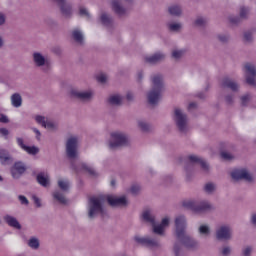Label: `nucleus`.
I'll return each mask as SVG.
<instances>
[{
    "label": "nucleus",
    "mask_w": 256,
    "mask_h": 256,
    "mask_svg": "<svg viewBox=\"0 0 256 256\" xmlns=\"http://www.w3.org/2000/svg\"><path fill=\"white\" fill-rule=\"evenodd\" d=\"M252 223L253 225H256V214L252 215Z\"/></svg>",
    "instance_id": "59"
},
{
    "label": "nucleus",
    "mask_w": 256,
    "mask_h": 256,
    "mask_svg": "<svg viewBox=\"0 0 256 256\" xmlns=\"http://www.w3.org/2000/svg\"><path fill=\"white\" fill-rule=\"evenodd\" d=\"M175 227V235L179 243H182V245H184L188 249H195V247L199 245V243L195 239L187 235V220L184 216H178L175 219Z\"/></svg>",
    "instance_id": "1"
},
{
    "label": "nucleus",
    "mask_w": 256,
    "mask_h": 256,
    "mask_svg": "<svg viewBox=\"0 0 256 256\" xmlns=\"http://www.w3.org/2000/svg\"><path fill=\"white\" fill-rule=\"evenodd\" d=\"M70 186H71V184L69 183V180H67L65 178H60L58 180V187H59V189H61V191H69Z\"/></svg>",
    "instance_id": "28"
},
{
    "label": "nucleus",
    "mask_w": 256,
    "mask_h": 256,
    "mask_svg": "<svg viewBox=\"0 0 256 256\" xmlns=\"http://www.w3.org/2000/svg\"><path fill=\"white\" fill-rule=\"evenodd\" d=\"M111 185H112V186L115 185V180H112V181H111Z\"/></svg>",
    "instance_id": "63"
},
{
    "label": "nucleus",
    "mask_w": 256,
    "mask_h": 256,
    "mask_svg": "<svg viewBox=\"0 0 256 256\" xmlns=\"http://www.w3.org/2000/svg\"><path fill=\"white\" fill-rule=\"evenodd\" d=\"M79 13H80V15H82L84 17H90L89 11L86 10V8L81 7L80 10H79Z\"/></svg>",
    "instance_id": "46"
},
{
    "label": "nucleus",
    "mask_w": 256,
    "mask_h": 256,
    "mask_svg": "<svg viewBox=\"0 0 256 256\" xmlns=\"http://www.w3.org/2000/svg\"><path fill=\"white\" fill-rule=\"evenodd\" d=\"M60 7V11L64 17L71 15V5L67 3V0H54Z\"/></svg>",
    "instance_id": "17"
},
{
    "label": "nucleus",
    "mask_w": 256,
    "mask_h": 256,
    "mask_svg": "<svg viewBox=\"0 0 256 256\" xmlns=\"http://www.w3.org/2000/svg\"><path fill=\"white\" fill-rule=\"evenodd\" d=\"M106 199L111 207H125L127 205V198L125 196L108 195Z\"/></svg>",
    "instance_id": "12"
},
{
    "label": "nucleus",
    "mask_w": 256,
    "mask_h": 256,
    "mask_svg": "<svg viewBox=\"0 0 256 256\" xmlns=\"http://www.w3.org/2000/svg\"><path fill=\"white\" fill-rule=\"evenodd\" d=\"M222 87H227L228 89H231V91H237V89H239V85L229 78L223 80Z\"/></svg>",
    "instance_id": "24"
},
{
    "label": "nucleus",
    "mask_w": 256,
    "mask_h": 256,
    "mask_svg": "<svg viewBox=\"0 0 256 256\" xmlns=\"http://www.w3.org/2000/svg\"><path fill=\"white\" fill-rule=\"evenodd\" d=\"M231 177L234 181H240V179H244V181H253V176L245 169H235L231 172Z\"/></svg>",
    "instance_id": "10"
},
{
    "label": "nucleus",
    "mask_w": 256,
    "mask_h": 256,
    "mask_svg": "<svg viewBox=\"0 0 256 256\" xmlns=\"http://www.w3.org/2000/svg\"><path fill=\"white\" fill-rule=\"evenodd\" d=\"M131 0H113L112 9L116 15H125L127 8L123 7V3H129Z\"/></svg>",
    "instance_id": "14"
},
{
    "label": "nucleus",
    "mask_w": 256,
    "mask_h": 256,
    "mask_svg": "<svg viewBox=\"0 0 256 256\" xmlns=\"http://www.w3.org/2000/svg\"><path fill=\"white\" fill-rule=\"evenodd\" d=\"M247 15H249V8H245V7L240 8V17L242 19H245Z\"/></svg>",
    "instance_id": "40"
},
{
    "label": "nucleus",
    "mask_w": 256,
    "mask_h": 256,
    "mask_svg": "<svg viewBox=\"0 0 256 256\" xmlns=\"http://www.w3.org/2000/svg\"><path fill=\"white\" fill-rule=\"evenodd\" d=\"M244 256H250L251 255V247H246L243 251Z\"/></svg>",
    "instance_id": "54"
},
{
    "label": "nucleus",
    "mask_w": 256,
    "mask_h": 256,
    "mask_svg": "<svg viewBox=\"0 0 256 256\" xmlns=\"http://www.w3.org/2000/svg\"><path fill=\"white\" fill-rule=\"evenodd\" d=\"M123 102V97L121 95L115 94L109 97V103L111 105H121Z\"/></svg>",
    "instance_id": "29"
},
{
    "label": "nucleus",
    "mask_w": 256,
    "mask_h": 256,
    "mask_svg": "<svg viewBox=\"0 0 256 256\" xmlns=\"http://www.w3.org/2000/svg\"><path fill=\"white\" fill-rule=\"evenodd\" d=\"M219 41H221L222 43H225L229 40V36H227L226 34H221L218 36Z\"/></svg>",
    "instance_id": "47"
},
{
    "label": "nucleus",
    "mask_w": 256,
    "mask_h": 256,
    "mask_svg": "<svg viewBox=\"0 0 256 256\" xmlns=\"http://www.w3.org/2000/svg\"><path fill=\"white\" fill-rule=\"evenodd\" d=\"M249 99H250L249 95L242 96V98H241L242 105H247V103H249Z\"/></svg>",
    "instance_id": "52"
},
{
    "label": "nucleus",
    "mask_w": 256,
    "mask_h": 256,
    "mask_svg": "<svg viewBox=\"0 0 256 256\" xmlns=\"http://www.w3.org/2000/svg\"><path fill=\"white\" fill-rule=\"evenodd\" d=\"M129 143V137L123 132H113L110 137L109 147L110 149H117V147H123Z\"/></svg>",
    "instance_id": "6"
},
{
    "label": "nucleus",
    "mask_w": 256,
    "mask_h": 256,
    "mask_svg": "<svg viewBox=\"0 0 256 256\" xmlns=\"http://www.w3.org/2000/svg\"><path fill=\"white\" fill-rule=\"evenodd\" d=\"M163 59H165V54L161 52H157L151 56L145 57L146 63H150V64L159 63V61H163Z\"/></svg>",
    "instance_id": "22"
},
{
    "label": "nucleus",
    "mask_w": 256,
    "mask_h": 256,
    "mask_svg": "<svg viewBox=\"0 0 256 256\" xmlns=\"http://www.w3.org/2000/svg\"><path fill=\"white\" fill-rule=\"evenodd\" d=\"M33 131L36 134V139L39 141L41 139V132L37 128H34Z\"/></svg>",
    "instance_id": "55"
},
{
    "label": "nucleus",
    "mask_w": 256,
    "mask_h": 256,
    "mask_svg": "<svg viewBox=\"0 0 256 256\" xmlns=\"http://www.w3.org/2000/svg\"><path fill=\"white\" fill-rule=\"evenodd\" d=\"M98 83H105L107 81V75L100 73L96 76Z\"/></svg>",
    "instance_id": "39"
},
{
    "label": "nucleus",
    "mask_w": 256,
    "mask_h": 256,
    "mask_svg": "<svg viewBox=\"0 0 256 256\" xmlns=\"http://www.w3.org/2000/svg\"><path fill=\"white\" fill-rule=\"evenodd\" d=\"M80 171H85V173H89V175H97L95 169L86 163L80 164Z\"/></svg>",
    "instance_id": "30"
},
{
    "label": "nucleus",
    "mask_w": 256,
    "mask_h": 256,
    "mask_svg": "<svg viewBox=\"0 0 256 256\" xmlns=\"http://www.w3.org/2000/svg\"><path fill=\"white\" fill-rule=\"evenodd\" d=\"M244 39H245L246 41H251V39H252L251 33H245Z\"/></svg>",
    "instance_id": "58"
},
{
    "label": "nucleus",
    "mask_w": 256,
    "mask_h": 256,
    "mask_svg": "<svg viewBox=\"0 0 256 256\" xmlns=\"http://www.w3.org/2000/svg\"><path fill=\"white\" fill-rule=\"evenodd\" d=\"M195 25H197L198 27H201L202 25H205V18H198L195 21Z\"/></svg>",
    "instance_id": "50"
},
{
    "label": "nucleus",
    "mask_w": 256,
    "mask_h": 256,
    "mask_svg": "<svg viewBox=\"0 0 256 256\" xmlns=\"http://www.w3.org/2000/svg\"><path fill=\"white\" fill-rule=\"evenodd\" d=\"M198 231H199V234L203 235L204 237H207L211 233V229L209 228L208 225H205V224L201 225Z\"/></svg>",
    "instance_id": "33"
},
{
    "label": "nucleus",
    "mask_w": 256,
    "mask_h": 256,
    "mask_svg": "<svg viewBox=\"0 0 256 256\" xmlns=\"http://www.w3.org/2000/svg\"><path fill=\"white\" fill-rule=\"evenodd\" d=\"M39 245H40L39 239H37L36 237H32L28 240V246L31 249H39Z\"/></svg>",
    "instance_id": "32"
},
{
    "label": "nucleus",
    "mask_w": 256,
    "mask_h": 256,
    "mask_svg": "<svg viewBox=\"0 0 256 256\" xmlns=\"http://www.w3.org/2000/svg\"><path fill=\"white\" fill-rule=\"evenodd\" d=\"M35 121L44 127V129H57V124L53 120L45 118V116H35Z\"/></svg>",
    "instance_id": "15"
},
{
    "label": "nucleus",
    "mask_w": 256,
    "mask_h": 256,
    "mask_svg": "<svg viewBox=\"0 0 256 256\" xmlns=\"http://www.w3.org/2000/svg\"><path fill=\"white\" fill-rule=\"evenodd\" d=\"M172 57L174 59H180V57H183V51L182 50H174L172 52Z\"/></svg>",
    "instance_id": "42"
},
{
    "label": "nucleus",
    "mask_w": 256,
    "mask_h": 256,
    "mask_svg": "<svg viewBox=\"0 0 256 256\" xmlns=\"http://www.w3.org/2000/svg\"><path fill=\"white\" fill-rule=\"evenodd\" d=\"M72 35L77 43H83V32L76 29L72 32Z\"/></svg>",
    "instance_id": "34"
},
{
    "label": "nucleus",
    "mask_w": 256,
    "mask_h": 256,
    "mask_svg": "<svg viewBox=\"0 0 256 256\" xmlns=\"http://www.w3.org/2000/svg\"><path fill=\"white\" fill-rule=\"evenodd\" d=\"M27 168H25V164L21 162H16L11 169L12 177L14 179H19L23 173H25Z\"/></svg>",
    "instance_id": "16"
},
{
    "label": "nucleus",
    "mask_w": 256,
    "mask_h": 256,
    "mask_svg": "<svg viewBox=\"0 0 256 256\" xmlns=\"http://www.w3.org/2000/svg\"><path fill=\"white\" fill-rule=\"evenodd\" d=\"M11 104L12 107L19 108L21 105H23V98L21 97V94L15 93L11 96Z\"/></svg>",
    "instance_id": "25"
},
{
    "label": "nucleus",
    "mask_w": 256,
    "mask_h": 256,
    "mask_svg": "<svg viewBox=\"0 0 256 256\" xmlns=\"http://www.w3.org/2000/svg\"><path fill=\"white\" fill-rule=\"evenodd\" d=\"M134 241L145 247H159V240L157 238L135 236Z\"/></svg>",
    "instance_id": "11"
},
{
    "label": "nucleus",
    "mask_w": 256,
    "mask_h": 256,
    "mask_svg": "<svg viewBox=\"0 0 256 256\" xmlns=\"http://www.w3.org/2000/svg\"><path fill=\"white\" fill-rule=\"evenodd\" d=\"M0 47H3V38L0 36Z\"/></svg>",
    "instance_id": "61"
},
{
    "label": "nucleus",
    "mask_w": 256,
    "mask_h": 256,
    "mask_svg": "<svg viewBox=\"0 0 256 256\" xmlns=\"http://www.w3.org/2000/svg\"><path fill=\"white\" fill-rule=\"evenodd\" d=\"M138 191H141V186H139V184H135L131 187L130 189V192L133 194V195H137V192Z\"/></svg>",
    "instance_id": "44"
},
{
    "label": "nucleus",
    "mask_w": 256,
    "mask_h": 256,
    "mask_svg": "<svg viewBox=\"0 0 256 256\" xmlns=\"http://www.w3.org/2000/svg\"><path fill=\"white\" fill-rule=\"evenodd\" d=\"M204 190L206 191V193H213V191H215V184L207 183L204 187Z\"/></svg>",
    "instance_id": "37"
},
{
    "label": "nucleus",
    "mask_w": 256,
    "mask_h": 256,
    "mask_svg": "<svg viewBox=\"0 0 256 256\" xmlns=\"http://www.w3.org/2000/svg\"><path fill=\"white\" fill-rule=\"evenodd\" d=\"M231 254V248L230 247H224L222 249V255L229 256Z\"/></svg>",
    "instance_id": "49"
},
{
    "label": "nucleus",
    "mask_w": 256,
    "mask_h": 256,
    "mask_svg": "<svg viewBox=\"0 0 256 256\" xmlns=\"http://www.w3.org/2000/svg\"><path fill=\"white\" fill-rule=\"evenodd\" d=\"M191 107H195V103H191V104L189 105V109H191Z\"/></svg>",
    "instance_id": "62"
},
{
    "label": "nucleus",
    "mask_w": 256,
    "mask_h": 256,
    "mask_svg": "<svg viewBox=\"0 0 256 256\" xmlns=\"http://www.w3.org/2000/svg\"><path fill=\"white\" fill-rule=\"evenodd\" d=\"M233 235V230L229 225H222L216 230V237L220 241H229Z\"/></svg>",
    "instance_id": "9"
},
{
    "label": "nucleus",
    "mask_w": 256,
    "mask_h": 256,
    "mask_svg": "<svg viewBox=\"0 0 256 256\" xmlns=\"http://www.w3.org/2000/svg\"><path fill=\"white\" fill-rule=\"evenodd\" d=\"M33 61L36 67H43L47 63V59L45 58V56H43V54L39 52L33 53Z\"/></svg>",
    "instance_id": "21"
},
{
    "label": "nucleus",
    "mask_w": 256,
    "mask_h": 256,
    "mask_svg": "<svg viewBox=\"0 0 256 256\" xmlns=\"http://www.w3.org/2000/svg\"><path fill=\"white\" fill-rule=\"evenodd\" d=\"M127 99H128V101H131V99H133V94L132 93H128L127 94Z\"/></svg>",
    "instance_id": "60"
},
{
    "label": "nucleus",
    "mask_w": 256,
    "mask_h": 256,
    "mask_svg": "<svg viewBox=\"0 0 256 256\" xmlns=\"http://www.w3.org/2000/svg\"><path fill=\"white\" fill-rule=\"evenodd\" d=\"M52 197L53 199H56V201L60 202L62 205H66L67 203V199L60 192H53Z\"/></svg>",
    "instance_id": "31"
},
{
    "label": "nucleus",
    "mask_w": 256,
    "mask_h": 256,
    "mask_svg": "<svg viewBox=\"0 0 256 256\" xmlns=\"http://www.w3.org/2000/svg\"><path fill=\"white\" fill-rule=\"evenodd\" d=\"M0 133L1 135L7 136L9 135V130H7V128H1Z\"/></svg>",
    "instance_id": "56"
},
{
    "label": "nucleus",
    "mask_w": 256,
    "mask_h": 256,
    "mask_svg": "<svg viewBox=\"0 0 256 256\" xmlns=\"http://www.w3.org/2000/svg\"><path fill=\"white\" fill-rule=\"evenodd\" d=\"M161 93H163V76L156 74L152 77V89L147 95L150 105H157L159 103Z\"/></svg>",
    "instance_id": "2"
},
{
    "label": "nucleus",
    "mask_w": 256,
    "mask_h": 256,
    "mask_svg": "<svg viewBox=\"0 0 256 256\" xmlns=\"http://www.w3.org/2000/svg\"><path fill=\"white\" fill-rule=\"evenodd\" d=\"M183 207L190 209L194 213H205L211 209V204L207 201L198 202L195 200H185L183 202Z\"/></svg>",
    "instance_id": "5"
},
{
    "label": "nucleus",
    "mask_w": 256,
    "mask_h": 256,
    "mask_svg": "<svg viewBox=\"0 0 256 256\" xmlns=\"http://www.w3.org/2000/svg\"><path fill=\"white\" fill-rule=\"evenodd\" d=\"M221 157L222 159H225V161H231V159H233V155L229 152H222Z\"/></svg>",
    "instance_id": "43"
},
{
    "label": "nucleus",
    "mask_w": 256,
    "mask_h": 256,
    "mask_svg": "<svg viewBox=\"0 0 256 256\" xmlns=\"http://www.w3.org/2000/svg\"><path fill=\"white\" fill-rule=\"evenodd\" d=\"M141 77H142V76H141V73H139V74H138V79H141Z\"/></svg>",
    "instance_id": "64"
},
{
    "label": "nucleus",
    "mask_w": 256,
    "mask_h": 256,
    "mask_svg": "<svg viewBox=\"0 0 256 256\" xmlns=\"http://www.w3.org/2000/svg\"><path fill=\"white\" fill-rule=\"evenodd\" d=\"M188 161L190 165H200V167H202V169H204L205 171L209 169V165H207V162H205V160L199 158L198 156L190 155L188 157Z\"/></svg>",
    "instance_id": "18"
},
{
    "label": "nucleus",
    "mask_w": 256,
    "mask_h": 256,
    "mask_svg": "<svg viewBox=\"0 0 256 256\" xmlns=\"http://www.w3.org/2000/svg\"><path fill=\"white\" fill-rule=\"evenodd\" d=\"M103 203H105V196H94L89 199L88 203V217L94 219L99 214H105V208H103Z\"/></svg>",
    "instance_id": "4"
},
{
    "label": "nucleus",
    "mask_w": 256,
    "mask_h": 256,
    "mask_svg": "<svg viewBox=\"0 0 256 256\" xmlns=\"http://www.w3.org/2000/svg\"><path fill=\"white\" fill-rule=\"evenodd\" d=\"M173 251H174L175 256H181V246L179 245V243H176L174 245Z\"/></svg>",
    "instance_id": "45"
},
{
    "label": "nucleus",
    "mask_w": 256,
    "mask_h": 256,
    "mask_svg": "<svg viewBox=\"0 0 256 256\" xmlns=\"http://www.w3.org/2000/svg\"><path fill=\"white\" fill-rule=\"evenodd\" d=\"M17 143L21 147V149L26 151V153H28L29 155H37V153H39V148L35 146H26L25 144H23V139L21 138L17 139Z\"/></svg>",
    "instance_id": "20"
},
{
    "label": "nucleus",
    "mask_w": 256,
    "mask_h": 256,
    "mask_svg": "<svg viewBox=\"0 0 256 256\" xmlns=\"http://www.w3.org/2000/svg\"><path fill=\"white\" fill-rule=\"evenodd\" d=\"M72 96L76 97L77 99H80L81 101H87V100L91 99V97H93V92H91V91L80 92L77 90H73Z\"/></svg>",
    "instance_id": "19"
},
{
    "label": "nucleus",
    "mask_w": 256,
    "mask_h": 256,
    "mask_svg": "<svg viewBox=\"0 0 256 256\" xmlns=\"http://www.w3.org/2000/svg\"><path fill=\"white\" fill-rule=\"evenodd\" d=\"M0 123H9V118L6 115H0Z\"/></svg>",
    "instance_id": "53"
},
{
    "label": "nucleus",
    "mask_w": 256,
    "mask_h": 256,
    "mask_svg": "<svg viewBox=\"0 0 256 256\" xmlns=\"http://www.w3.org/2000/svg\"><path fill=\"white\" fill-rule=\"evenodd\" d=\"M170 31H179L181 29V24L179 23H171L169 24Z\"/></svg>",
    "instance_id": "41"
},
{
    "label": "nucleus",
    "mask_w": 256,
    "mask_h": 256,
    "mask_svg": "<svg viewBox=\"0 0 256 256\" xmlns=\"http://www.w3.org/2000/svg\"><path fill=\"white\" fill-rule=\"evenodd\" d=\"M174 121L182 133L187 131V115L183 113V110L176 108L174 110Z\"/></svg>",
    "instance_id": "8"
},
{
    "label": "nucleus",
    "mask_w": 256,
    "mask_h": 256,
    "mask_svg": "<svg viewBox=\"0 0 256 256\" xmlns=\"http://www.w3.org/2000/svg\"><path fill=\"white\" fill-rule=\"evenodd\" d=\"M5 14L0 13V25H4L5 24Z\"/></svg>",
    "instance_id": "57"
},
{
    "label": "nucleus",
    "mask_w": 256,
    "mask_h": 256,
    "mask_svg": "<svg viewBox=\"0 0 256 256\" xmlns=\"http://www.w3.org/2000/svg\"><path fill=\"white\" fill-rule=\"evenodd\" d=\"M0 160L2 165H8V163H11V156L7 150H0Z\"/></svg>",
    "instance_id": "27"
},
{
    "label": "nucleus",
    "mask_w": 256,
    "mask_h": 256,
    "mask_svg": "<svg viewBox=\"0 0 256 256\" xmlns=\"http://www.w3.org/2000/svg\"><path fill=\"white\" fill-rule=\"evenodd\" d=\"M246 82L248 85H256V69L253 64L245 65Z\"/></svg>",
    "instance_id": "13"
},
{
    "label": "nucleus",
    "mask_w": 256,
    "mask_h": 256,
    "mask_svg": "<svg viewBox=\"0 0 256 256\" xmlns=\"http://www.w3.org/2000/svg\"><path fill=\"white\" fill-rule=\"evenodd\" d=\"M4 219L10 227H14V229H21V224H19L17 218L7 215Z\"/></svg>",
    "instance_id": "26"
},
{
    "label": "nucleus",
    "mask_w": 256,
    "mask_h": 256,
    "mask_svg": "<svg viewBox=\"0 0 256 256\" xmlns=\"http://www.w3.org/2000/svg\"><path fill=\"white\" fill-rule=\"evenodd\" d=\"M50 176L48 173L41 172L37 175V181L42 187H49Z\"/></svg>",
    "instance_id": "23"
},
{
    "label": "nucleus",
    "mask_w": 256,
    "mask_h": 256,
    "mask_svg": "<svg viewBox=\"0 0 256 256\" xmlns=\"http://www.w3.org/2000/svg\"><path fill=\"white\" fill-rule=\"evenodd\" d=\"M77 147H79V138L77 136H71L66 142V153L69 159H75L77 157Z\"/></svg>",
    "instance_id": "7"
},
{
    "label": "nucleus",
    "mask_w": 256,
    "mask_h": 256,
    "mask_svg": "<svg viewBox=\"0 0 256 256\" xmlns=\"http://www.w3.org/2000/svg\"><path fill=\"white\" fill-rule=\"evenodd\" d=\"M170 15L179 16L181 15V7L177 5L170 6L168 9Z\"/></svg>",
    "instance_id": "35"
},
{
    "label": "nucleus",
    "mask_w": 256,
    "mask_h": 256,
    "mask_svg": "<svg viewBox=\"0 0 256 256\" xmlns=\"http://www.w3.org/2000/svg\"><path fill=\"white\" fill-rule=\"evenodd\" d=\"M32 199H33V201H34L36 207H41V199H39V197L33 195V196H32Z\"/></svg>",
    "instance_id": "48"
},
{
    "label": "nucleus",
    "mask_w": 256,
    "mask_h": 256,
    "mask_svg": "<svg viewBox=\"0 0 256 256\" xmlns=\"http://www.w3.org/2000/svg\"><path fill=\"white\" fill-rule=\"evenodd\" d=\"M101 21L103 25H109V23H111V18L107 14H102Z\"/></svg>",
    "instance_id": "38"
},
{
    "label": "nucleus",
    "mask_w": 256,
    "mask_h": 256,
    "mask_svg": "<svg viewBox=\"0 0 256 256\" xmlns=\"http://www.w3.org/2000/svg\"><path fill=\"white\" fill-rule=\"evenodd\" d=\"M138 127H140L141 131H149L151 129V125L146 121H139Z\"/></svg>",
    "instance_id": "36"
},
{
    "label": "nucleus",
    "mask_w": 256,
    "mask_h": 256,
    "mask_svg": "<svg viewBox=\"0 0 256 256\" xmlns=\"http://www.w3.org/2000/svg\"><path fill=\"white\" fill-rule=\"evenodd\" d=\"M19 201L22 205H29V200H27V197L25 196H19Z\"/></svg>",
    "instance_id": "51"
},
{
    "label": "nucleus",
    "mask_w": 256,
    "mask_h": 256,
    "mask_svg": "<svg viewBox=\"0 0 256 256\" xmlns=\"http://www.w3.org/2000/svg\"><path fill=\"white\" fill-rule=\"evenodd\" d=\"M142 219L146 221V223H150L153 227V233H156V235H163L165 233V229L169 227V218L165 217L162 219V222L158 225L155 223V216L153 215V212L151 210H145L142 213Z\"/></svg>",
    "instance_id": "3"
}]
</instances>
